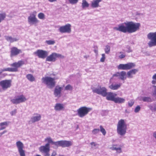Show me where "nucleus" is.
<instances>
[{
    "label": "nucleus",
    "instance_id": "nucleus-54",
    "mask_svg": "<svg viewBox=\"0 0 156 156\" xmlns=\"http://www.w3.org/2000/svg\"><path fill=\"white\" fill-rule=\"evenodd\" d=\"M57 154V153L56 151H54L51 154V156H55Z\"/></svg>",
    "mask_w": 156,
    "mask_h": 156
},
{
    "label": "nucleus",
    "instance_id": "nucleus-32",
    "mask_svg": "<svg viewBox=\"0 0 156 156\" xmlns=\"http://www.w3.org/2000/svg\"><path fill=\"white\" fill-rule=\"evenodd\" d=\"M27 78L30 82H33L35 80V78L31 74H28L26 76Z\"/></svg>",
    "mask_w": 156,
    "mask_h": 156
},
{
    "label": "nucleus",
    "instance_id": "nucleus-24",
    "mask_svg": "<svg viewBox=\"0 0 156 156\" xmlns=\"http://www.w3.org/2000/svg\"><path fill=\"white\" fill-rule=\"evenodd\" d=\"M109 149L112 150H115L116 152L120 153L122 152L121 148L120 147H118L117 145L112 144V146L109 147Z\"/></svg>",
    "mask_w": 156,
    "mask_h": 156
},
{
    "label": "nucleus",
    "instance_id": "nucleus-17",
    "mask_svg": "<svg viewBox=\"0 0 156 156\" xmlns=\"http://www.w3.org/2000/svg\"><path fill=\"white\" fill-rule=\"evenodd\" d=\"M59 31L61 33H70L71 31V25L67 23L66 25L61 26L58 29Z\"/></svg>",
    "mask_w": 156,
    "mask_h": 156
},
{
    "label": "nucleus",
    "instance_id": "nucleus-50",
    "mask_svg": "<svg viewBox=\"0 0 156 156\" xmlns=\"http://www.w3.org/2000/svg\"><path fill=\"white\" fill-rule=\"evenodd\" d=\"M126 48L127 50H126V51L128 53H129L132 51V50L131 49L130 47L129 46H127Z\"/></svg>",
    "mask_w": 156,
    "mask_h": 156
},
{
    "label": "nucleus",
    "instance_id": "nucleus-51",
    "mask_svg": "<svg viewBox=\"0 0 156 156\" xmlns=\"http://www.w3.org/2000/svg\"><path fill=\"white\" fill-rule=\"evenodd\" d=\"M16 110L14 109L12 111H11L10 113L11 115L13 116L15 115L16 114Z\"/></svg>",
    "mask_w": 156,
    "mask_h": 156
},
{
    "label": "nucleus",
    "instance_id": "nucleus-58",
    "mask_svg": "<svg viewBox=\"0 0 156 156\" xmlns=\"http://www.w3.org/2000/svg\"><path fill=\"white\" fill-rule=\"evenodd\" d=\"M3 70V69H2L1 70V71H0V75L2 73V72H3V71H2V70Z\"/></svg>",
    "mask_w": 156,
    "mask_h": 156
},
{
    "label": "nucleus",
    "instance_id": "nucleus-20",
    "mask_svg": "<svg viewBox=\"0 0 156 156\" xmlns=\"http://www.w3.org/2000/svg\"><path fill=\"white\" fill-rule=\"evenodd\" d=\"M117 94L115 93L111 92L108 93L107 92V95L106 96V99L108 100L111 101H114L115 98V97Z\"/></svg>",
    "mask_w": 156,
    "mask_h": 156
},
{
    "label": "nucleus",
    "instance_id": "nucleus-11",
    "mask_svg": "<svg viewBox=\"0 0 156 156\" xmlns=\"http://www.w3.org/2000/svg\"><path fill=\"white\" fill-rule=\"evenodd\" d=\"M39 150L41 152L44 154V156H50V145L48 144H46L45 145L41 146L39 148Z\"/></svg>",
    "mask_w": 156,
    "mask_h": 156
},
{
    "label": "nucleus",
    "instance_id": "nucleus-27",
    "mask_svg": "<svg viewBox=\"0 0 156 156\" xmlns=\"http://www.w3.org/2000/svg\"><path fill=\"white\" fill-rule=\"evenodd\" d=\"M121 85L120 83L115 84L112 83L111 85H109L108 87L112 90H117L120 87Z\"/></svg>",
    "mask_w": 156,
    "mask_h": 156
},
{
    "label": "nucleus",
    "instance_id": "nucleus-3",
    "mask_svg": "<svg viewBox=\"0 0 156 156\" xmlns=\"http://www.w3.org/2000/svg\"><path fill=\"white\" fill-rule=\"evenodd\" d=\"M24 64V62L23 61L20 60L17 62H14L11 64V66L13 68H4L2 70V71H9L16 72L18 71V68Z\"/></svg>",
    "mask_w": 156,
    "mask_h": 156
},
{
    "label": "nucleus",
    "instance_id": "nucleus-14",
    "mask_svg": "<svg viewBox=\"0 0 156 156\" xmlns=\"http://www.w3.org/2000/svg\"><path fill=\"white\" fill-rule=\"evenodd\" d=\"M16 145L20 156H26L25 151L23 149L24 145L23 143L20 141H18L16 142Z\"/></svg>",
    "mask_w": 156,
    "mask_h": 156
},
{
    "label": "nucleus",
    "instance_id": "nucleus-26",
    "mask_svg": "<svg viewBox=\"0 0 156 156\" xmlns=\"http://www.w3.org/2000/svg\"><path fill=\"white\" fill-rule=\"evenodd\" d=\"M102 0H93L91 2V6L92 8H96L99 6V3Z\"/></svg>",
    "mask_w": 156,
    "mask_h": 156
},
{
    "label": "nucleus",
    "instance_id": "nucleus-44",
    "mask_svg": "<svg viewBox=\"0 0 156 156\" xmlns=\"http://www.w3.org/2000/svg\"><path fill=\"white\" fill-rule=\"evenodd\" d=\"M119 53L121 54V55H119V58L122 59L124 58L125 57V54H124L122 52H119Z\"/></svg>",
    "mask_w": 156,
    "mask_h": 156
},
{
    "label": "nucleus",
    "instance_id": "nucleus-29",
    "mask_svg": "<svg viewBox=\"0 0 156 156\" xmlns=\"http://www.w3.org/2000/svg\"><path fill=\"white\" fill-rule=\"evenodd\" d=\"M125 99L124 98L119 97H116L114 102L115 103H122L125 102Z\"/></svg>",
    "mask_w": 156,
    "mask_h": 156
},
{
    "label": "nucleus",
    "instance_id": "nucleus-61",
    "mask_svg": "<svg viewBox=\"0 0 156 156\" xmlns=\"http://www.w3.org/2000/svg\"><path fill=\"white\" fill-rule=\"evenodd\" d=\"M125 112H127V110H125Z\"/></svg>",
    "mask_w": 156,
    "mask_h": 156
},
{
    "label": "nucleus",
    "instance_id": "nucleus-8",
    "mask_svg": "<svg viewBox=\"0 0 156 156\" xmlns=\"http://www.w3.org/2000/svg\"><path fill=\"white\" fill-rule=\"evenodd\" d=\"M12 80H5L0 81V92L6 90L11 86Z\"/></svg>",
    "mask_w": 156,
    "mask_h": 156
},
{
    "label": "nucleus",
    "instance_id": "nucleus-36",
    "mask_svg": "<svg viewBox=\"0 0 156 156\" xmlns=\"http://www.w3.org/2000/svg\"><path fill=\"white\" fill-rule=\"evenodd\" d=\"M38 18L41 20H44L45 19V15L42 12L39 13L38 15Z\"/></svg>",
    "mask_w": 156,
    "mask_h": 156
},
{
    "label": "nucleus",
    "instance_id": "nucleus-12",
    "mask_svg": "<svg viewBox=\"0 0 156 156\" xmlns=\"http://www.w3.org/2000/svg\"><path fill=\"white\" fill-rule=\"evenodd\" d=\"M27 100L25 97L23 95L17 96L15 98L12 99L11 101L13 104H17L24 102Z\"/></svg>",
    "mask_w": 156,
    "mask_h": 156
},
{
    "label": "nucleus",
    "instance_id": "nucleus-48",
    "mask_svg": "<svg viewBox=\"0 0 156 156\" xmlns=\"http://www.w3.org/2000/svg\"><path fill=\"white\" fill-rule=\"evenodd\" d=\"M127 77L129 78H131L133 77V75L129 71L127 73Z\"/></svg>",
    "mask_w": 156,
    "mask_h": 156
},
{
    "label": "nucleus",
    "instance_id": "nucleus-55",
    "mask_svg": "<svg viewBox=\"0 0 156 156\" xmlns=\"http://www.w3.org/2000/svg\"><path fill=\"white\" fill-rule=\"evenodd\" d=\"M7 132V131L5 130H4V131H3V132H2V133H0V137L1 136L4 134L5 133H6Z\"/></svg>",
    "mask_w": 156,
    "mask_h": 156
},
{
    "label": "nucleus",
    "instance_id": "nucleus-18",
    "mask_svg": "<svg viewBox=\"0 0 156 156\" xmlns=\"http://www.w3.org/2000/svg\"><path fill=\"white\" fill-rule=\"evenodd\" d=\"M10 50V56L11 57L17 56L22 52L21 50L18 49L15 47L12 48Z\"/></svg>",
    "mask_w": 156,
    "mask_h": 156
},
{
    "label": "nucleus",
    "instance_id": "nucleus-47",
    "mask_svg": "<svg viewBox=\"0 0 156 156\" xmlns=\"http://www.w3.org/2000/svg\"><path fill=\"white\" fill-rule=\"evenodd\" d=\"M102 57L100 59V61L101 62H104L105 57V54H102L101 55Z\"/></svg>",
    "mask_w": 156,
    "mask_h": 156
},
{
    "label": "nucleus",
    "instance_id": "nucleus-21",
    "mask_svg": "<svg viewBox=\"0 0 156 156\" xmlns=\"http://www.w3.org/2000/svg\"><path fill=\"white\" fill-rule=\"evenodd\" d=\"M62 89V87L57 86L55 87L54 91V94L55 97L59 98L61 96V91Z\"/></svg>",
    "mask_w": 156,
    "mask_h": 156
},
{
    "label": "nucleus",
    "instance_id": "nucleus-19",
    "mask_svg": "<svg viewBox=\"0 0 156 156\" xmlns=\"http://www.w3.org/2000/svg\"><path fill=\"white\" fill-rule=\"evenodd\" d=\"M112 76L119 77V78L121 80H124L126 79V73L125 71H122L120 72H117L114 74Z\"/></svg>",
    "mask_w": 156,
    "mask_h": 156
},
{
    "label": "nucleus",
    "instance_id": "nucleus-40",
    "mask_svg": "<svg viewBox=\"0 0 156 156\" xmlns=\"http://www.w3.org/2000/svg\"><path fill=\"white\" fill-rule=\"evenodd\" d=\"M100 131L104 135H105L106 134V131L105 129L103 127L101 126L100 127Z\"/></svg>",
    "mask_w": 156,
    "mask_h": 156
},
{
    "label": "nucleus",
    "instance_id": "nucleus-13",
    "mask_svg": "<svg viewBox=\"0 0 156 156\" xmlns=\"http://www.w3.org/2000/svg\"><path fill=\"white\" fill-rule=\"evenodd\" d=\"M135 66L133 63L129 62L126 64H120L117 67L119 69L127 70L130 69Z\"/></svg>",
    "mask_w": 156,
    "mask_h": 156
},
{
    "label": "nucleus",
    "instance_id": "nucleus-53",
    "mask_svg": "<svg viewBox=\"0 0 156 156\" xmlns=\"http://www.w3.org/2000/svg\"><path fill=\"white\" fill-rule=\"evenodd\" d=\"M154 90L153 93V94L155 96H156V86H154Z\"/></svg>",
    "mask_w": 156,
    "mask_h": 156
},
{
    "label": "nucleus",
    "instance_id": "nucleus-46",
    "mask_svg": "<svg viewBox=\"0 0 156 156\" xmlns=\"http://www.w3.org/2000/svg\"><path fill=\"white\" fill-rule=\"evenodd\" d=\"M69 2L72 4H75L77 3L78 0H68Z\"/></svg>",
    "mask_w": 156,
    "mask_h": 156
},
{
    "label": "nucleus",
    "instance_id": "nucleus-30",
    "mask_svg": "<svg viewBox=\"0 0 156 156\" xmlns=\"http://www.w3.org/2000/svg\"><path fill=\"white\" fill-rule=\"evenodd\" d=\"M140 101H143L144 102H151L152 101V99L148 97H142L140 99Z\"/></svg>",
    "mask_w": 156,
    "mask_h": 156
},
{
    "label": "nucleus",
    "instance_id": "nucleus-2",
    "mask_svg": "<svg viewBox=\"0 0 156 156\" xmlns=\"http://www.w3.org/2000/svg\"><path fill=\"white\" fill-rule=\"evenodd\" d=\"M127 129V125L126 121L121 119L119 121L117 126V132L118 134L121 136L126 134Z\"/></svg>",
    "mask_w": 156,
    "mask_h": 156
},
{
    "label": "nucleus",
    "instance_id": "nucleus-6",
    "mask_svg": "<svg viewBox=\"0 0 156 156\" xmlns=\"http://www.w3.org/2000/svg\"><path fill=\"white\" fill-rule=\"evenodd\" d=\"M92 110V108H88L86 106L80 107L77 110V115L80 118H83Z\"/></svg>",
    "mask_w": 156,
    "mask_h": 156
},
{
    "label": "nucleus",
    "instance_id": "nucleus-57",
    "mask_svg": "<svg viewBox=\"0 0 156 156\" xmlns=\"http://www.w3.org/2000/svg\"><path fill=\"white\" fill-rule=\"evenodd\" d=\"M49 2H56L57 0H48Z\"/></svg>",
    "mask_w": 156,
    "mask_h": 156
},
{
    "label": "nucleus",
    "instance_id": "nucleus-52",
    "mask_svg": "<svg viewBox=\"0 0 156 156\" xmlns=\"http://www.w3.org/2000/svg\"><path fill=\"white\" fill-rule=\"evenodd\" d=\"M94 52L97 54H98V47L97 46H95L94 47Z\"/></svg>",
    "mask_w": 156,
    "mask_h": 156
},
{
    "label": "nucleus",
    "instance_id": "nucleus-56",
    "mask_svg": "<svg viewBox=\"0 0 156 156\" xmlns=\"http://www.w3.org/2000/svg\"><path fill=\"white\" fill-rule=\"evenodd\" d=\"M153 136L156 139V131L153 134Z\"/></svg>",
    "mask_w": 156,
    "mask_h": 156
},
{
    "label": "nucleus",
    "instance_id": "nucleus-60",
    "mask_svg": "<svg viewBox=\"0 0 156 156\" xmlns=\"http://www.w3.org/2000/svg\"><path fill=\"white\" fill-rule=\"evenodd\" d=\"M58 156H64V155H59Z\"/></svg>",
    "mask_w": 156,
    "mask_h": 156
},
{
    "label": "nucleus",
    "instance_id": "nucleus-31",
    "mask_svg": "<svg viewBox=\"0 0 156 156\" xmlns=\"http://www.w3.org/2000/svg\"><path fill=\"white\" fill-rule=\"evenodd\" d=\"M9 124V122H5L0 123V131L5 129Z\"/></svg>",
    "mask_w": 156,
    "mask_h": 156
},
{
    "label": "nucleus",
    "instance_id": "nucleus-10",
    "mask_svg": "<svg viewBox=\"0 0 156 156\" xmlns=\"http://www.w3.org/2000/svg\"><path fill=\"white\" fill-rule=\"evenodd\" d=\"M37 13L36 11H34L28 17V22L30 25H36L39 22V21L36 17Z\"/></svg>",
    "mask_w": 156,
    "mask_h": 156
},
{
    "label": "nucleus",
    "instance_id": "nucleus-28",
    "mask_svg": "<svg viewBox=\"0 0 156 156\" xmlns=\"http://www.w3.org/2000/svg\"><path fill=\"white\" fill-rule=\"evenodd\" d=\"M45 141H47L48 142L47 144H51L52 145H54L56 147L57 146V141L54 142L53 141L51 138L50 137H47L45 139Z\"/></svg>",
    "mask_w": 156,
    "mask_h": 156
},
{
    "label": "nucleus",
    "instance_id": "nucleus-7",
    "mask_svg": "<svg viewBox=\"0 0 156 156\" xmlns=\"http://www.w3.org/2000/svg\"><path fill=\"white\" fill-rule=\"evenodd\" d=\"M147 37L150 41L148 43V46L152 47L156 46V32H150L148 34Z\"/></svg>",
    "mask_w": 156,
    "mask_h": 156
},
{
    "label": "nucleus",
    "instance_id": "nucleus-33",
    "mask_svg": "<svg viewBox=\"0 0 156 156\" xmlns=\"http://www.w3.org/2000/svg\"><path fill=\"white\" fill-rule=\"evenodd\" d=\"M82 5V8L84 9L85 8L88 7L89 6V4L86 0H83Z\"/></svg>",
    "mask_w": 156,
    "mask_h": 156
},
{
    "label": "nucleus",
    "instance_id": "nucleus-41",
    "mask_svg": "<svg viewBox=\"0 0 156 156\" xmlns=\"http://www.w3.org/2000/svg\"><path fill=\"white\" fill-rule=\"evenodd\" d=\"M100 131L99 129H94L92 131V133L94 135H96Z\"/></svg>",
    "mask_w": 156,
    "mask_h": 156
},
{
    "label": "nucleus",
    "instance_id": "nucleus-42",
    "mask_svg": "<svg viewBox=\"0 0 156 156\" xmlns=\"http://www.w3.org/2000/svg\"><path fill=\"white\" fill-rule=\"evenodd\" d=\"M138 71V70L137 69H133L129 71L133 75L135 74Z\"/></svg>",
    "mask_w": 156,
    "mask_h": 156
},
{
    "label": "nucleus",
    "instance_id": "nucleus-4",
    "mask_svg": "<svg viewBox=\"0 0 156 156\" xmlns=\"http://www.w3.org/2000/svg\"><path fill=\"white\" fill-rule=\"evenodd\" d=\"M42 82L45 84L49 88L54 87L55 82V79L48 76L43 77L41 79Z\"/></svg>",
    "mask_w": 156,
    "mask_h": 156
},
{
    "label": "nucleus",
    "instance_id": "nucleus-5",
    "mask_svg": "<svg viewBox=\"0 0 156 156\" xmlns=\"http://www.w3.org/2000/svg\"><path fill=\"white\" fill-rule=\"evenodd\" d=\"M92 91L94 93L101 95L103 97H105L107 95V89L104 87L98 86L97 87L92 88Z\"/></svg>",
    "mask_w": 156,
    "mask_h": 156
},
{
    "label": "nucleus",
    "instance_id": "nucleus-38",
    "mask_svg": "<svg viewBox=\"0 0 156 156\" xmlns=\"http://www.w3.org/2000/svg\"><path fill=\"white\" fill-rule=\"evenodd\" d=\"M134 101L133 99H131L128 102V106L130 107H132L134 103Z\"/></svg>",
    "mask_w": 156,
    "mask_h": 156
},
{
    "label": "nucleus",
    "instance_id": "nucleus-23",
    "mask_svg": "<svg viewBox=\"0 0 156 156\" xmlns=\"http://www.w3.org/2000/svg\"><path fill=\"white\" fill-rule=\"evenodd\" d=\"M5 40L7 41L12 43L18 41L19 38L18 37H12L11 36H5Z\"/></svg>",
    "mask_w": 156,
    "mask_h": 156
},
{
    "label": "nucleus",
    "instance_id": "nucleus-9",
    "mask_svg": "<svg viewBox=\"0 0 156 156\" xmlns=\"http://www.w3.org/2000/svg\"><path fill=\"white\" fill-rule=\"evenodd\" d=\"M64 58V56L61 54L53 52L48 56H47L46 59V61L51 62H55L58 58Z\"/></svg>",
    "mask_w": 156,
    "mask_h": 156
},
{
    "label": "nucleus",
    "instance_id": "nucleus-22",
    "mask_svg": "<svg viewBox=\"0 0 156 156\" xmlns=\"http://www.w3.org/2000/svg\"><path fill=\"white\" fill-rule=\"evenodd\" d=\"M41 119V115L40 114L36 113L31 118L30 121L32 123H34L39 121Z\"/></svg>",
    "mask_w": 156,
    "mask_h": 156
},
{
    "label": "nucleus",
    "instance_id": "nucleus-25",
    "mask_svg": "<svg viewBox=\"0 0 156 156\" xmlns=\"http://www.w3.org/2000/svg\"><path fill=\"white\" fill-rule=\"evenodd\" d=\"M64 108V105L59 103H56L54 106V109L56 111H59L63 110Z\"/></svg>",
    "mask_w": 156,
    "mask_h": 156
},
{
    "label": "nucleus",
    "instance_id": "nucleus-1",
    "mask_svg": "<svg viewBox=\"0 0 156 156\" xmlns=\"http://www.w3.org/2000/svg\"><path fill=\"white\" fill-rule=\"evenodd\" d=\"M140 26L139 23L127 22L119 24L118 27H114L113 29L123 33H132L138 30Z\"/></svg>",
    "mask_w": 156,
    "mask_h": 156
},
{
    "label": "nucleus",
    "instance_id": "nucleus-43",
    "mask_svg": "<svg viewBox=\"0 0 156 156\" xmlns=\"http://www.w3.org/2000/svg\"><path fill=\"white\" fill-rule=\"evenodd\" d=\"M73 89L72 87L70 84L67 85L65 87L66 90H71Z\"/></svg>",
    "mask_w": 156,
    "mask_h": 156
},
{
    "label": "nucleus",
    "instance_id": "nucleus-16",
    "mask_svg": "<svg viewBox=\"0 0 156 156\" xmlns=\"http://www.w3.org/2000/svg\"><path fill=\"white\" fill-rule=\"evenodd\" d=\"M34 54L37 55L39 58L44 59L47 57L48 54V52L46 51L38 49L34 52Z\"/></svg>",
    "mask_w": 156,
    "mask_h": 156
},
{
    "label": "nucleus",
    "instance_id": "nucleus-39",
    "mask_svg": "<svg viewBox=\"0 0 156 156\" xmlns=\"http://www.w3.org/2000/svg\"><path fill=\"white\" fill-rule=\"evenodd\" d=\"M45 43L48 45H53L55 43V41L52 40H47L45 41Z\"/></svg>",
    "mask_w": 156,
    "mask_h": 156
},
{
    "label": "nucleus",
    "instance_id": "nucleus-49",
    "mask_svg": "<svg viewBox=\"0 0 156 156\" xmlns=\"http://www.w3.org/2000/svg\"><path fill=\"white\" fill-rule=\"evenodd\" d=\"M149 108L152 111H155L156 112V110H155V108H156V106L154 107V108H153V107L151 105H150L148 106Z\"/></svg>",
    "mask_w": 156,
    "mask_h": 156
},
{
    "label": "nucleus",
    "instance_id": "nucleus-45",
    "mask_svg": "<svg viewBox=\"0 0 156 156\" xmlns=\"http://www.w3.org/2000/svg\"><path fill=\"white\" fill-rule=\"evenodd\" d=\"M140 109V107L139 105H137L135 108L134 109V112H135L137 113L138 112Z\"/></svg>",
    "mask_w": 156,
    "mask_h": 156
},
{
    "label": "nucleus",
    "instance_id": "nucleus-35",
    "mask_svg": "<svg viewBox=\"0 0 156 156\" xmlns=\"http://www.w3.org/2000/svg\"><path fill=\"white\" fill-rule=\"evenodd\" d=\"M6 16V15L5 12L0 13V23L4 20Z\"/></svg>",
    "mask_w": 156,
    "mask_h": 156
},
{
    "label": "nucleus",
    "instance_id": "nucleus-34",
    "mask_svg": "<svg viewBox=\"0 0 156 156\" xmlns=\"http://www.w3.org/2000/svg\"><path fill=\"white\" fill-rule=\"evenodd\" d=\"M91 147L93 149H96L99 147V144L95 142H93L90 143Z\"/></svg>",
    "mask_w": 156,
    "mask_h": 156
},
{
    "label": "nucleus",
    "instance_id": "nucleus-37",
    "mask_svg": "<svg viewBox=\"0 0 156 156\" xmlns=\"http://www.w3.org/2000/svg\"><path fill=\"white\" fill-rule=\"evenodd\" d=\"M110 50V47L109 45H106L105 48V53L108 54L109 53Z\"/></svg>",
    "mask_w": 156,
    "mask_h": 156
},
{
    "label": "nucleus",
    "instance_id": "nucleus-59",
    "mask_svg": "<svg viewBox=\"0 0 156 156\" xmlns=\"http://www.w3.org/2000/svg\"><path fill=\"white\" fill-rule=\"evenodd\" d=\"M34 156H41V155H39V154H37L36 155H35Z\"/></svg>",
    "mask_w": 156,
    "mask_h": 156
},
{
    "label": "nucleus",
    "instance_id": "nucleus-15",
    "mask_svg": "<svg viewBox=\"0 0 156 156\" xmlns=\"http://www.w3.org/2000/svg\"><path fill=\"white\" fill-rule=\"evenodd\" d=\"M73 144L72 142L71 141L60 140L57 141L56 147H68Z\"/></svg>",
    "mask_w": 156,
    "mask_h": 156
}]
</instances>
